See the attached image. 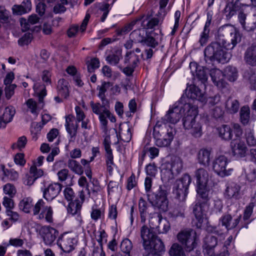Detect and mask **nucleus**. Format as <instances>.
<instances>
[{
	"label": "nucleus",
	"instance_id": "nucleus-31",
	"mask_svg": "<svg viewBox=\"0 0 256 256\" xmlns=\"http://www.w3.org/2000/svg\"><path fill=\"white\" fill-rule=\"evenodd\" d=\"M211 150L206 148H201L198 152L197 157L198 162L201 165L208 166L210 161Z\"/></svg>",
	"mask_w": 256,
	"mask_h": 256
},
{
	"label": "nucleus",
	"instance_id": "nucleus-34",
	"mask_svg": "<svg viewBox=\"0 0 256 256\" xmlns=\"http://www.w3.org/2000/svg\"><path fill=\"white\" fill-rule=\"evenodd\" d=\"M34 206L33 200L30 197L24 198L18 204L20 210L26 214H30L31 212H32Z\"/></svg>",
	"mask_w": 256,
	"mask_h": 256
},
{
	"label": "nucleus",
	"instance_id": "nucleus-8",
	"mask_svg": "<svg viewBox=\"0 0 256 256\" xmlns=\"http://www.w3.org/2000/svg\"><path fill=\"white\" fill-rule=\"evenodd\" d=\"M178 242L182 244L186 251L190 252L196 246V234L192 229L184 230L177 235Z\"/></svg>",
	"mask_w": 256,
	"mask_h": 256
},
{
	"label": "nucleus",
	"instance_id": "nucleus-13",
	"mask_svg": "<svg viewBox=\"0 0 256 256\" xmlns=\"http://www.w3.org/2000/svg\"><path fill=\"white\" fill-rule=\"evenodd\" d=\"M111 140L110 135H106L104 136L102 144L104 146L106 154L104 155L106 165V170L110 175H112L113 172V166H115L114 161V155L112 150L110 147Z\"/></svg>",
	"mask_w": 256,
	"mask_h": 256
},
{
	"label": "nucleus",
	"instance_id": "nucleus-9",
	"mask_svg": "<svg viewBox=\"0 0 256 256\" xmlns=\"http://www.w3.org/2000/svg\"><path fill=\"white\" fill-rule=\"evenodd\" d=\"M56 243L64 252L70 253L74 250L78 240L72 233L64 232L58 237Z\"/></svg>",
	"mask_w": 256,
	"mask_h": 256
},
{
	"label": "nucleus",
	"instance_id": "nucleus-45",
	"mask_svg": "<svg viewBox=\"0 0 256 256\" xmlns=\"http://www.w3.org/2000/svg\"><path fill=\"white\" fill-rule=\"evenodd\" d=\"M118 140L124 142H128L132 137V129L128 127L126 130H123L120 127L118 129V134H117Z\"/></svg>",
	"mask_w": 256,
	"mask_h": 256
},
{
	"label": "nucleus",
	"instance_id": "nucleus-40",
	"mask_svg": "<svg viewBox=\"0 0 256 256\" xmlns=\"http://www.w3.org/2000/svg\"><path fill=\"white\" fill-rule=\"evenodd\" d=\"M244 60L248 64L256 66V47L250 46L247 48L244 54Z\"/></svg>",
	"mask_w": 256,
	"mask_h": 256
},
{
	"label": "nucleus",
	"instance_id": "nucleus-61",
	"mask_svg": "<svg viewBox=\"0 0 256 256\" xmlns=\"http://www.w3.org/2000/svg\"><path fill=\"white\" fill-rule=\"evenodd\" d=\"M146 174L150 178H154L157 172L158 168L154 162L149 164L146 167Z\"/></svg>",
	"mask_w": 256,
	"mask_h": 256
},
{
	"label": "nucleus",
	"instance_id": "nucleus-58",
	"mask_svg": "<svg viewBox=\"0 0 256 256\" xmlns=\"http://www.w3.org/2000/svg\"><path fill=\"white\" fill-rule=\"evenodd\" d=\"M27 142L28 141L26 136H22L18 138L16 142L12 144L11 148L12 149L18 148L21 150L22 149L25 148Z\"/></svg>",
	"mask_w": 256,
	"mask_h": 256
},
{
	"label": "nucleus",
	"instance_id": "nucleus-24",
	"mask_svg": "<svg viewBox=\"0 0 256 256\" xmlns=\"http://www.w3.org/2000/svg\"><path fill=\"white\" fill-rule=\"evenodd\" d=\"M65 118V126L67 132L70 134L72 138L75 137L78 128V122H76V123H74L75 117L72 114H68L66 116Z\"/></svg>",
	"mask_w": 256,
	"mask_h": 256
},
{
	"label": "nucleus",
	"instance_id": "nucleus-51",
	"mask_svg": "<svg viewBox=\"0 0 256 256\" xmlns=\"http://www.w3.org/2000/svg\"><path fill=\"white\" fill-rule=\"evenodd\" d=\"M26 104L32 114L37 116L39 113L40 110L43 108L42 104H40L38 106L36 102L32 98H29L26 102Z\"/></svg>",
	"mask_w": 256,
	"mask_h": 256
},
{
	"label": "nucleus",
	"instance_id": "nucleus-29",
	"mask_svg": "<svg viewBox=\"0 0 256 256\" xmlns=\"http://www.w3.org/2000/svg\"><path fill=\"white\" fill-rule=\"evenodd\" d=\"M248 6V4L241 3L239 0H236L234 4H228L224 11L226 13L228 12V14H226V16L230 18L234 14L236 11L240 10Z\"/></svg>",
	"mask_w": 256,
	"mask_h": 256
},
{
	"label": "nucleus",
	"instance_id": "nucleus-12",
	"mask_svg": "<svg viewBox=\"0 0 256 256\" xmlns=\"http://www.w3.org/2000/svg\"><path fill=\"white\" fill-rule=\"evenodd\" d=\"M228 163L227 158L224 156H220L216 158L212 162L214 172L222 177L230 175L232 169L227 168Z\"/></svg>",
	"mask_w": 256,
	"mask_h": 256
},
{
	"label": "nucleus",
	"instance_id": "nucleus-52",
	"mask_svg": "<svg viewBox=\"0 0 256 256\" xmlns=\"http://www.w3.org/2000/svg\"><path fill=\"white\" fill-rule=\"evenodd\" d=\"M168 253L170 256H186L183 248L177 243L172 244Z\"/></svg>",
	"mask_w": 256,
	"mask_h": 256
},
{
	"label": "nucleus",
	"instance_id": "nucleus-57",
	"mask_svg": "<svg viewBox=\"0 0 256 256\" xmlns=\"http://www.w3.org/2000/svg\"><path fill=\"white\" fill-rule=\"evenodd\" d=\"M104 215V210H102L100 208H98L96 206H92L90 217L93 220L94 222L98 221V220L101 218L102 216Z\"/></svg>",
	"mask_w": 256,
	"mask_h": 256
},
{
	"label": "nucleus",
	"instance_id": "nucleus-47",
	"mask_svg": "<svg viewBox=\"0 0 256 256\" xmlns=\"http://www.w3.org/2000/svg\"><path fill=\"white\" fill-rule=\"evenodd\" d=\"M227 111L230 114L236 113L240 108V103L237 100L228 98L226 103Z\"/></svg>",
	"mask_w": 256,
	"mask_h": 256
},
{
	"label": "nucleus",
	"instance_id": "nucleus-26",
	"mask_svg": "<svg viewBox=\"0 0 256 256\" xmlns=\"http://www.w3.org/2000/svg\"><path fill=\"white\" fill-rule=\"evenodd\" d=\"M175 134V130H170L167 132L166 136L154 138L156 145L158 147L168 146L172 141Z\"/></svg>",
	"mask_w": 256,
	"mask_h": 256
},
{
	"label": "nucleus",
	"instance_id": "nucleus-62",
	"mask_svg": "<svg viewBox=\"0 0 256 256\" xmlns=\"http://www.w3.org/2000/svg\"><path fill=\"white\" fill-rule=\"evenodd\" d=\"M184 206L182 204L180 206H178L170 212L172 216L174 218L184 217Z\"/></svg>",
	"mask_w": 256,
	"mask_h": 256
},
{
	"label": "nucleus",
	"instance_id": "nucleus-25",
	"mask_svg": "<svg viewBox=\"0 0 256 256\" xmlns=\"http://www.w3.org/2000/svg\"><path fill=\"white\" fill-rule=\"evenodd\" d=\"M206 206L208 207L207 204L198 202L195 204L193 208V212L198 221L196 224L197 227H200L203 222L204 212Z\"/></svg>",
	"mask_w": 256,
	"mask_h": 256
},
{
	"label": "nucleus",
	"instance_id": "nucleus-4",
	"mask_svg": "<svg viewBox=\"0 0 256 256\" xmlns=\"http://www.w3.org/2000/svg\"><path fill=\"white\" fill-rule=\"evenodd\" d=\"M140 56H142L141 50L137 48L133 50L127 51L124 56V62L126 66L121 69L122 72L127 76H132L140 64Z\"/></svg>",
	"mask_w": 256,
	"mask_h": 256
},
{
	"label": "nucleus",
	"instance_id": "nucleus-19",
	"mask_svg": "<svg viewBox=\"0 0 256 256\" xmlns=\"http://www.w3.org/2000/svg\"><path fill=\"white\" fill-rule=\"evenodd\" d=\"M170 130H175V129L164 122L162 120H159L157 121L153 128L154 138L166 136L167 132H169Z\"/></svg>",
	"mask_w": 256,
	"mask_h": 256
},
{
	"label": "nucleus",
	"instance_id": "nucleus-43",
	"mask_svg": "<svg viewBox=\"0 0 256 256\" xmlns=\"http://www.w3.org/2000/svg\"><path fill=\"white\" fill-rule=\"evenodd\" d=\"M197 184V192L199 197L202 200V202L207 204L209 200L208 193L209 190H208L207 184Z\"/></svg>",
	"mask_w": 256,
	"mask_h": 256
},
{
	"label": "nucleus",
	"instance_id": "nucleus-22",
	"mask_svg": "<svg viewBox=\"0 0 256 256\" xmlns=\"http://www.w3.org/2000/svg\"><path fill=\"white\" fill-rule=\"evenodd\" d=\"M190 68L192 74L203 84L207 81L208 76L204 68L198 66L196 62H190Z\"/></svg>",
	"mask_w": 256,
	"mask_h": 256
},
{
	"label": "nucleus",
	"instance_id": "nucleus-23",
	"mask_svg": "<svg viewBox=\"0 0 256 256\" xmlns=\"http://www.w3.org/2000/svg\"><path fill=\"white\" fill-rule=\"evenodd\" d=\"M162 38V36L160 37L158 34L151 32L146 34L142 45L154 48L159 45Z\"/></svg>",
	"mask_w": 256,
	"mask_h": 256
},
{
	"label": "nucleus",
	"instance_id": "nucleus-46",
	"mask_svg": "<svg viewBox=\"0 0 256 256\" xmlns=\"http://www.w3.org/2000/svg\"><path fill=\"white\" fill-rule=\"evenodd\" d=\"M133 245L132 242L128 238L124 239L120 244V250L122 252V256H132L131 251L132 249Z\"/></svg>",
	"mask_w": 256,
	"mask_h": 256
},
{
	"label": "nucleus",
	"instance_id": "nucleus-3",
	"mask_svg": "<svg viewBox=\"0 0 256 256\" xmlns=\"http://www.w3.org/2000/svg\"><path fill=\"white\" fill-rule=\"evenodd\" d=\"M140 237L142 240V246L146 253L156 255L165 251L162 241L146 225L140 228Z\"/></svg>",
	"mask_w": 256,
	"mask_h": 256
},
{
	"label": "nucleus",
	"instance_id": "nucleus-20",
	"mask_svg": "<svg viewBox=\"0 0 256 256\" xmlns=\"http://www.w3.org/2000/svg\"><path fill=\"white\" fill-rule=\"evenodd\" d=\"M82 205V204L79 202L78 199H76L74 200L70 201L67 208L68 214L72 216H77V219L80 224L83 222L81 216Z\"/></svg>",
	"mask_w": 256,
	"mask_h": 256
},
{
	"label": "nucleus",
	"instance_id": "nucleus-55",
	"mask_svg": "<svg viewBox=\"0 0 256 256\" xmlns=\"http://www.w3.org/2000/svg\"><path fill=\"white\" fill-rule=\"evenodd\" d=\"M88 71L90 73L93 72L100 67V60L96 58H94L86 62Z\"/></svg>",
	"mask_w": 256,
	"mask_h": 256
},
{
	"label": "nucleus",
	"instance_id": "nucleus-59",
	"mask_svg": "<svg viewBox=\"0 0 256 256\" xmlns=\"http://www.w3.org/2000/svg\"><path fill=\"white\" fill-rule=\"evenodd\" d=\"M0 168L5 176H9L10 179L13 180H17L18 178V174L16 171L10 170L5 168L3 164L0 165Z\"/></svg>",
	"mask_w": 256,
	"mask_h": 256
},
{
	"label": "nucleus",
	"instance_id": "nucleus-60",
	"mask_svg": "<svg viewBox=\"0 0 256 256\" xmlns=\"http://www.w3.org/2000/svg\"><path fill=\"white\" fill-rule=\"evenodd\" d=\"M4 192L8 194L10 198H14L16 193V190L14 186L10 183L6 184L4 186Z\"/></svg>",
	"mask_w": 256,
	"mask_h": 256
},
{
	"label": "nucleus",
	"instance_id": "nucleus-48",
	"mask_svg": "<svg viewBox=\"0 0 256 256\" xmlns=\"http://www.w3.org/2000/svg\"><path fill=\"white\" fill-rule=\"evenodd\" d=\"M184 129L188 130V132L194 138H200L202 135V125L199 122H194L190 128H186Z\"/></svg>",
	"mask_w": 256,
	"mask_h": 256
},
{
	"label": "nucleus",
	"instance_id": "nucleus-49",
	"mask_svg": "<svg viewBox=\"0 0 256 256\" xmlns=\"http://www.w3.org/2000/svg\"><path fill=\"white\" fill-rule=\"evenodd\" d=\"M138 21V20H134L129 24H127L121 28H118L116 30V34L118 36H122L128 33L134 28V26Z\"/></svg>",
	"mask_w": 256,
	"mask_h": 256
},
{
	"label": "nucleus",
	"instance_id": "nucleus-16",
	"mask_svg": "<svg viewBox=\"0 0 256 256\" xmlns=\"http://www.w3.org/2000/svg\"><path fill=\"white\" fill-rule=\"evenodd\" d=\"M62 186L56 182L50 184L47 187L42 188L43 198L47 201H52L56 198L60 192Z\"/></svg>",
	"mask_w": 256,
	"mask_h": 256
},
{
	"label": "nucleus",
	"instance_id": "nucleus-7",
	"mask_svg": "<svg viewBox=\"0 0 256 256\" xmlns=\"http://www.w3.org/2000/svg\"><path fill=\"white\" fill-rule=\"evenodd\" d=\"M191 180L190 176L188 174H184L176 181L174 189V194L176 195V198L180 202H183L186 200Z\"/></svg>",
	"mask_w": 256,
	"mask_h": 256
},
{
	"label": "nucleus",
	"instance_id": "nucleus-28",
	"mask_svg": "<svg viewBox=\"0 0 256 256\" xmlns=\"http://www.w3.org/2000/svg\"><path fill=\"white\" fill-rule=\"evenodd\" d=\"M232 218V216L230 214H225L220 218V222H221L222 225L225 226L226 229L228 230L235 228L238 226L240 221V216H238L236 218L234 219L231 224Z\"/></svg>",
	"mask_w": 256,
	"mask_h": 256
},
{
	"label": "nucleus",
	"instance_id": "nucleus-1",
	"mask_svg": "<svg viewBox=\"0 0 256 256\" xmlns=\"http://www.w3.org/2000/svg\"><path fill=\"white\" fill-rule=\"evenodd\" d=\"M241 38L240 33L232 26L224 25L220 27L216 41L212 42L204 50L206 60H216L222 64L228 62L232 54L225 50L233 49L241 41Z\"/></svg>",
	"mask_w": 256,
	"mask_h": 256
},
{
	"label": "nucleus",
	"instance_id": "nucleus-38",
	"mask_svg": "<svg viewBox=\"0 0 256 256\" xmlns=\"http://www.w3.org/2000/svg\"><path fill=\"white\" fill-rule=\"evenodd\" d=\"M146 35V32L143 28L133 30L130 33V37L135 43H140L142 44Z\"/></svg>",
	"mask_w": 256,
	"mask_h": 256
},
{
	"label": "nucleus",
	"instance_id": "nucleus-2",
	"mask_svg": "<svg viewBox=\"0 0 256 256\" xmlns=\"http://www.w3.org/2000/svg\"><path fill=\"white\" fill-rule=\"evenodd\" d=\"M112 86V84L110 82H102L100 86L97 87V90H98V96L102 100V104L94 102V101L90 102L92 111L94 114L98 116L101 128L104 131H107L108 130V121L107 118L112 122H116L115 116L111 113L109 110V102L106 99L105 94L107 90Z\"/></svg>",
	"mask_w": 256,
	"mask_h": 256
},
{
	"label": "nucleus",
	"instance_id": "nucleus-64",
	"mask_svg": "<svg viewBox=\"0 0 256 256\" xmlns=\"http://www.w3.org/2000/svg\"><path fill=\"white\" fill-rule=\"evenodd\" d=\"M254 206V203L251 202L244 210L243 217L246 222H248V220H251L250 218L252 214Z\"/></svg>",
	"mask_w": 256,
	"mask_h": 256
},
{
	"label": "nucleus",
	"instance_id": "nucleus-53",
	"mask_svg": "<svg viewBox=\"0 0 256 256\" xmlns=\"http://www.w3.org/2000/svg\"><path fill=\"white\" fill-rule=\"evenodd\" d=\"M226 78L230 82L235 81L238 78V71L236 68L228 66L224 70Z\"/></svg>",
	"mask_w": 256,
	"mask_h": 256
},
{
	"label": "nucleus",
	"instance_id": "nucleus-44",
	"mask_svg": "<svg viewBox=\"0 0 256 256\" xmlns=\"http://www.w3.org/2000/svg\"><path fill=\"white\" fill-rule=\"evenodd\" d=\"M156 219L158 222V225L157 226L158 230L162 233H166L170 228L169 222L166 218H163L160 214H158Z\"/></svg>",
	"mask_w": 256,
	"mask_h": 256
},
{
	"label": "nucleus",
	"instance_id": "nucleus-63",
	"mask_svg": "<svg viewBox=\"0 0 256 256\" xmlns=\"http://www.w3.org/2000/svg\"><path fill=\"white\" fill-rule=\"evenodd\" d=\"M32 38V36L31 34L26 33L18 40V44L22 46L28 45L31 42Z\"/></svg>",
	"mask_w": 256,
	"mask_h": 256
},
{
	"label": "nucleus",
	"instance_id": "nucleus-18",
	"mask_svg": "<svg viewBox=\"0 0 256 256\" xmlns=\"http://www.w3.org/2000/svg\"><path fill=\"white\" fill-rule=\"evenodd\" d=\"M230 147L234 156L238 158L244 157L246 155L247 148L244 142L240 138L232 140Z\"/></svg>",
	"mask_w": 256,
	"mask_h": 256
},
{
	"label": "nucleus",
	"instance_id": "nucleus-14",
	"mask_svg": "<svg viewBox=\"0 0 256 256\" xmlns=\"http://www.w3.org/2000/svg\"><path fill=\"white\" fill-rule=\"evenodd\" d=\"M188 109L182 118V124L184 128H190L194 122H196V118L198 114L197 108L192 106L189 102L184 104V110Z\"/></svg>",
	"mask_w": 256,
	"mask_h": 256
},
{
	"label": "nucleus",
	"instance_id": "nucleus-42",
	"mask_svg": "<svg viewBox=\"0 0 256 256\" xmlns=\"http://www.w3.org/2000/svg\"><path fill=\"white\" fill-rule=\"evenodd\" d=\"M67 166L72 172L76 174L81 176L84 173L82 166L76 160L69 159L67 162Z\"/></svg>",
	"mask_w": 256,
	"mask_h": 256
},
{
	"label": "nucleus",
	"instance_id": "nucleus-36",
	"mask_svg": "<svg viewBox=\"0 0 256 256\" xmlns=\"http://www.w3.org/2000/svg\"><path fill=\"white\" fill-rule=\"evenodd\" d=\"M142 26L144 29H152L158 26L160 20L158 18H152L151 16L147 14L142 16Z\"/></svg>",
	"mask_w": 256,
	"mask_h": 256
},
{
	"label": "nucleus",
	"instance_id": "nucleus-15",
	"mask_svg": "<svg viewBox=\"0 0 256 256\" xmlns=\"http://www.w3.org/2000/svg\"><path fill=\"white\" fill-rule=\"evenodd\" d=\"M242 195L241 186L240 184L234 182H230L226 184L224 192L225 198L236 200L240 198Z\"/></svg>",
	"mask_w": 256,
	"mask_h": 256
},
{
	"label": "nucleus",
	"instance_id": "nucleus-6",
	"mask_svg": "<svg viewBox=\"0 0 256 256\" xmlns=\"http://www.w3.org/2000/svg\"><path fill=\"white\" fill-rule=\"evenodd\" d=\"M32 215L36 216L37 219L45 220L48 223L53 222V210L50 206L46 204L42 199H40L32 208Z\"/></svg>",
	"mask_w": 256,
	"mask_h": 256
},
{
	"label": "nucleus",
	"instance_id": "nucleus-21",
	"mask_svg": "<svg viewBox=\"0 0 256 256\" xmlns=\"http://www.w3.org/2000/svg\"><path fill=\"white\" fill-rule=\"evenodd\" d=\"M185 94L188 98L197 100L202 102L206 100V97L202 90L194 85H190L189 88L185 90Z\"/></svg>",
	"mask_w": 256,
	"mask_h": 256
},
{
	"label": "nucleus",
	"instance_id": "nucleus-27",
	"mask_svg": "<svg viewBox=\"0 0 256 256\" xmlns=\"http://www.w3.org/2000/svg\"><path fill=\"white\" fill-rule=\"evenodd\" d=\"M214 84L219 88L226 86V82L223 80L222 72L218 68H213L210 70V74Z\"/></svg>",
	"mask_w": 256,
	"mask_h": 256
},
{
	"label": "nucleus",
	"instance_id": "nucleus-35",
	"mask_svg": "<svg viewBox=\"0 0 256 256\" xmlns=\"http://www.w3.org/2000/svg\"><path fill=\"white\" fill-rule=\"evenodd\" d=\"M219 136L223 140H232V130L230 127L226 124H223L217 128Z\"/></svg>",
	"mask_w": 256,
	"mask_h": 256
},
{
	"label": "nucleus",
	"instance_id": "nucleus-30",
	"mask_svg": "<svg viewBox=\"0 0 256 256\" xmlns=\"http://www.w3.org/2000/svg\"><path fill=\"white\" fill-rule=\"evenodd\" d=\"M31 8L30 0H24L21 4H14L12 8V11L14 14L22 15L29 12Z\"/></svg>",
	"mask_w": 256,
	"mask_h": 256
},
{
	"label": "nucleus",
	"instance_id": "nucleus-10",
	"mask_svg": "<svg viewBox=\"0 0 256 256\" xmlns=\"http://www.w3.org/2000/svg\"><path fill=\"white\" fill-rule=\"evenodd\" d=\"M183 109L184 107H182L180 101H178L170 108L165 116L162 117L161 120L166 124H175L182 118V113L184 111Z\"/></svg>",
	"mask_w": 256,
	"mask_h": 256
},
{
	"label": "nucleus",
	"instance_id": "nucleus-39",
	"mask_svg": "<svg viewBox=\"0 0 256 256\" xmlns=\"http://www.w3.org/2000/svg\"><path fill=\"white\" fill-rule=\"evenodd\" d=\"M15 112L14 108L12 106H8L5 108L2 116L0 117V120L4 123V128L6 127L8 123L12 120Z\"/></svg>",
	"mask_w": 256,
	"mask_h": 256
},
{
	"label": "nucleus",
	"instance_id": "nucleus-56",
	"mask_svg": "<svg viewBox=\"0 0 256 256\" xmlns=\"http://www.w3.org/2000/svg\"><path fill=\"white\" fill-rule=\"evenodd\" d=\"M166 168H163L161 170V177L163 181H169L174 178V174L172 172L170 168H168V166L166 164Z\"/></svg>",
	"mask_w": 256,
	"mask_h": 256
},
{
	"label": "nucleus",
	"instance_id": "nucleus-17",
	"mask_svg": "<svg viewBox=\"0 0 256 256\" xmlns=\"http://www.w3.org/2000/svg\"><path fill=\"white\" fill-rule=\"evenodd\" d=\"M218 245V238L211 234L206 236L204 240L203 252L205 256H214V248Z\"/></svg>",
	"mask_w": 256,
	"mask_h": 256
},
{
	"label": "nucleus",
	"instance_id": "nucleus-33",
	"mask_svg": "<svg viewBox=\"0 0 256 256\" xmlns=\"http://www.w3.org/2000/svg\"><path fill=\"white\" fill-rule=\"evenodd\" d=\"M149 206L144 198L141 197L138 201V211L140 217V222L142 224L146 222V218L148 214Z\"/></svg>",
	"mask_w": 256,
	"mask_h": 256
},
{
	"label": "nucleus",
	"instance_id": "nucleus-54",
	"mask_svg": "<svg viewBox=\"0 0 256 256\" xmlns=\"http://www.w3.org/2000/svg\"><path fill=\"white\" fill-rule=\"evenodd\" d=\"M243 28L247 32L254 31L256 28V14H254L246 20Z\"/></svg>",
	"mask_w": 256,
	"mask_h": 256
},
{
	"label": "nucleus",
	"instance_id": "nucleus-37",
	"mask_svg": "<svg viewBox=\"0 0 256 256\" xmlns=\"http://www.w3.org/2000/svg\"><path fill=\"white\" fill-rule=\"evenodd\" d=\"M168 168H170L173 174L176 176L181 172L182 168V160L178 157L172 158L170 162L166 164Z\"/></svg>",
	"mask_w": 256,
	"mask_h": 256
},
{
	"label": "nucleus",
	"instance_id": "nucleus-41",
	"mask_svg": "<svg viewBox=\"0 0 256 256\" xmlns=\"http://www.w3.org/2000/svg\"><path fill=\"white\" fill-rule=\"evenodd\" d=\"M195 176L196 179V184H207L208 179V174L206 170L200 168L195 172Z\"/></svg>",
	"mask_w": 256,
	"mask_h": 256
},
{
	"label": "nucleus",
	"instance_id": "nucleus-5",
	"mask_svg": "<svg viewBox=\"0 0 256 256\" xmlns=\"http://www.w3.org/2000/svg\"><path fill=\"white\" fill-rule=\"evenodd\" d=\"M167 196L168 192L165 186H160L156 192L147 194V198L152 206L157 208L162 212H166L168 208Z\"/></svg>",
	"mask_w": 256,
	"mask_h": 256
},
{
	"label": "nucleus",
	"instance_id": "nucleus-11",
	"mask_svg": "<svg viewBox=\"0 0 256 256\" xmlns=\"http://www.w3.org/2000/svg\"><path fill=\"white\" fill-rule=\"evenodd\" d=\"M40 234L44 244L47 246H52L54 245L56 238L59 236V232L50 226H44L40 228Z\"/></svg>",
	"mask_w": 256,
	"mask_h": 256
},
{
	"label": "nucleus",
	"instance_id": "nucleus-32",
	"mask_svg": "<svg viewBox=\"0 0 256 256\" xmlns=\"http://www.w3.org/2000/svg\"><path fill=\"white\" fill-rule=\"evenodd\" d=\"M68 82L64 79H60L58 82L57 91L60 97L67 98L70 94Z\"/></svg>",
	"mask_w": 256,
	"mask_h": 256
},
{
	"label": "nucleus",
	"instance_id": "nucleus-50",
	"mask_svg": "<svg viewBox=\"0 0 256 256\" xmlns=\"http://www.w3.org/2000/svg\"><path fill=\"white\" fill-rule=\"evenodd\" d=\"M240 120L244 125L248 124L250 118V109L248 106H244L240 108Z\"/></svg>",
	"mask_w": 256,
	"mask_h": 256
}]
</instances>
